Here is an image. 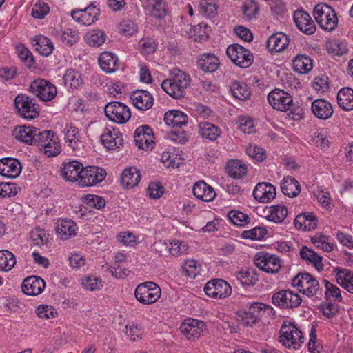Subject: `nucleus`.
<instances>
[{"instance_id": "f257e3e1", "label": "nucleus", "mask_w": 353, "mask_h": 353, "mask_svg": "<svg viewBox=\"0 0 353 353\" xmlns=\"http://www.w3.org/2000/svg\"><path fill=\"white\" fill-rule=\"evenodd\" d=\"M292 285L297 287L300 292L308 297L321 299L323 290L318 280L309 273H299L292 280Z\"/></svg>"}, {"instance_id": "f03ea898", "label": "nucleus", "mask_w": 353, "mask_h": 353, "mask_svg": "<svg viewBox=\"0 0 353 353\" xmlns=\"http://www.w3.org/2000/svg\"><path fill=\"white\" fill-rule=\"evenodd\" d=\"M303 333L295 324L285 321L279 331V341L285 347L297 350L303 343Z\"/></svg>"}, {"instance_id": "7ed1b4c3", "label": "nucleus", "mask_w": 353, "mask_h": 353, "mask_svg": "<svg viewBox=\"0 0 353 353\" xmlns=\"http://www.w3.org/2000/svg\"><path fill=\"white\" fill-rule=\"evenodd\" d=\"M14 103L17 114L21 118L32 120L39 116L40 107L34 98L19 94L15 97Z\"/></svg>"}, {"instance_id": "20e7f679", "label": "nucleus", "mask_w": 353, "mask_h": 353, "mask_svg": "<svg viewBox=\"0 0 353 353\" xmlns=\"http://www.w3.org/2000/svg\"><path fill=\"white\" fill-rule=\"evenodd\" d=\"M161 295V288L152 281L139 284L134 290L136 299L143 305L154 303L159 299Z\"/></svg>"}, {"instance_id": "39448f33", "label": "nucleus", "mask_w": 353, "mask_h": 353, "mask_svg": "<svg viewBox=\"0 0 353 353\" xmlns=\"http://www.w3.org/2000/svg\"><path fill=\"white\" fill-rule=\"evenodd\" d=\"M106 117L111 121L119 124L125 123L131 117L130 108L119 101H112L104 108Z\"/></svg>"}, {"instance_id": "423d86ee", "label": "nucleus", "mask_w": 353, "mask_h": 353, "mask_svg": "<svg viewBox=\"0 0 353 353\" xmlns=\"http://www.w3.org/2000/svg\"><path fill=\"white\" fill-rule=\"evenodd\" d=\"M226 54L232 62L242 68L250 67L253 62V55L250 51L237 43L230 45Z\"/></svg>"}, {"instance_id": "0eeeda50", "label": "nucleus", "mask_w": 353, "mask_h": 353, "mask_svg": "<svg viewBox=\"0 0 353 353\" xmlns=\"http://www.w3.org/2000/svg\"><path fill=\"white\" fill-rule=\"evenodd\" d=\"M30 92L42 101H50L57 95V88L49 81L38 78L31 82Z\"/></svg>"}, {"instance_id": "6e6552de", "label": "nucleus", "mask_w": 353, "mask_h": 353, "mask_svg": "<svg viewBox=\"0 0 353 353\" xmlns=\"http://www.w3.org/2000/svg\"><path fill=\"white\" fill-rule=\"evenodd\" d=\"M301 296L290 290H280L272 296V303L283 309L296 308L301 305Z\"/></svg>"}, {"instance_id": "1a4fd4ad", "label": "nucleus", "mask_w": 353, "mask_h": 353, "mask_svg": "<svg viewBox=\"0 0 353 353\" xmlns=\"http://www.w3.org/2000/svg\"><path fill=\"white\" fill-rule=\"evenodd\" d=\"M105 169L98 166L83 167L79 185L81 187L93 186L101 182L106 176Z\"/></svg>"}, {"instance_id": "9d476101", "label": "nucleus", "mask_w": 353, "mask_h": 353, "mask_svg": "<svg viewBox=\"0 0 353 353\" xmlns=\"http://www.w3.org/2000/svg\"><path fill=\"white\" fill-rule=\"evenodd\" d=\"M254 262L259 269L267 273H276L281 268L280 258L266 252L257 253L254 256Z\"/></svg>"}, {"instance_id": "9b49d317", "label": "nucleus", "mask_w": 353, "mask_h": 353, "mask_svg": "<svg viewBox=\"0 0 353 353\" xmlns=\"http://www.w3.org/2000/svg\"><path fill=\"white\" fill-rule=\"evenodd\" d=\"M204 292L210 297L221 299L231 294L232 288L227 281L215 279L205 285Z\"/></svg>"}, {"instance_id": "f8f14e48", "label": "nucleus", "mask_w": 353, "mask_h": 353, "mask_svg": "<svg viewBox=\"0 0 353 353\" xmlns=\"http://www.w3.org/2000/svg\"><path fill=\"white\" fill-rule=\"evenodd\" d=\"M270 105L280 111H288L293 106V99L288 92L279 89L270 92L268 96Z\"/></svg>"}, {"instance_id": "ddd939ff", "label": "nucleus", "mask_w": 353, "mask_h": 353, "mask_svg": "<svg viewBox=\"0 0 353 353\" xmlns=\"http://www.w3.org/2000/svg\"><path fill=\"white\" fill-rule=\"evenodd\" d=\"M267 309L272 310V307L259 302L252 303L248 311L242 312V315L241 316L242 323L245 326L252 327L259 321L262 314Z\"/></svg>"}, {"instance_id": "4468645a", "label": "nucleus", "mask_w": 353, "mask_h": 353, "mask_svg": "<svg viewBox=\"0 0 353 353\" xmlns=\"http://www.w3.org/2000/svg\"><path fill=\"white\" fill-rule=\"evenodd\" d=\"M134 142L139 148L149 150L153 148V130L148 125L137 128L134 132Z\"/></svg>"}, {"instance_id": "2eb2a0df", "label": "nucleus", "mask_w": 353, "mask_h": 353, "mask_svg": "<svg viewBox=\"0 0 353 353\" xmlns=\"http://www.w3.org/2000/svg\"><path fill=\"white\" fill-rule=\"evenodd\" d=\"M22 170L21 163L14 158L6 157L0 159V174L3 176L14 179Z\"/></svg>"}, {"instance_id": "dca6fc26", "label": "nucleus", "mask_w": 353, "mask_h": 353, "mask_svg": "<svg viewBox=\"0 0 353 353\" xmlns=\"http://www.w3.org/2000/svg\"><path fill=\"white\" fill-rule=\"evenodd\" d=\"M83 167L82 163L77 161L63 163L60 169V175L66 181L79 183Z\"/></svg>"}, {"instance_id": "f3484780", "label": "nucleus", "mask_w": 353, "mask_h": 353, "mask_svg": "<svg viewBox=\"0 0 353 353\" xmlns=\"http://www.w3.org/2000/svg\"><path fill=\"white\" fill-rule=\"evenodd\" d=\"M130 99L135 108L140 110H148L154 104V98L147 90H137L130 94Z\"/></svg>"}, {"instance_id": "a211bd4d", "label": "nucleus", "mask_w": 353, "mask_h": 353, "mask_svg": "<svg viewBox=\"0 0 353 353\" xmlns=\"http://www.w3.org/2000/svg\"><path fill=\"white\" fill-rule=\"evenodd\" d=\"M46 287V283L43 279L37 276H30L26 278L21 285V289L24 294L29 296L40 294Z\"/></svg>"}, {"instance_id": "6ab92c4d", "label": "nucleus", "mask_w": 353, "mask_h": 353, "mask_svg": "<svg viewBox=\"0 0 353 353\" xmlns=\"http://www.w3.org/2000/svg\"><path fill=\"white\" fill-rule=\"evenodd\" d=\"M253 196L259 202L269 203L276 196V188L269 183H259L253 190Z\"/></svg>"}, {"instance_id": "aec40b11", "label": "nucleus", "mask_w": 353, "mask_h": 353, "mask_svg": "<svg viewBox=\"0 0 353 353\" xmlns=\"http://www.w3.org/2000/svg\"><path fill=\"white\" fill-rule=\"evenodd\" d=\"M290 39L285 34L276 32L268 37L266 47L271 54L281 52L287 48Z\"/></svg>"}, {"instance_id": "412c9836", "label": "nucleus", "mask_w": 353, "mask_h": 353, "mask_svg": "<svg viewBox=\"0 0 353 353\" xmlns=\"http://www.w3.org/2000/svg\"><path fill=\"white\" fill-rule=\"evenodd\" d=\"M99 15V9L93 5L71 12L72 19L77 22H94L98 20Z\"/></svg>"}, {"instance_id": "4be33fe9", "label": "nucleus", "mask_w": 353, "mask_h": 353, "mask_svg": "<svg viewBox=\"0 0 353 353\" xmlns=\"http://www.w3.org/2000/svg\"><path fill=\"white\" fill-rule=\"evenodd\" d=\"M204 323L195 319H189L180 326L181 332L190 340H194L201 336Z\"/></svg>"}, {"instance_id": "5701e85b", "label": "nucleus", "mask_w": 353, "mask_h": 353, "mask_svg": "<svg viewBox=\"0 0 353 353\" xmlns=\"http://www.w3.org/2000/svg\"><path fill=\"white\" fill-rule=\"evenodd\" d=\"M311 110L315 117L323 120L330 118L334 112L332 104L323 99L314 100L312 103Z\"/></svg>"}, {"instance_id": "b1692460", "label": "nucleus", "mask_w": 353, "mask_h": 353, "mask_svg": "<svg viewBox=\"0 0 353 353\" xmlns=\"http://www.w3.org/2000/svg\"><path fill=\"white\" fill-rule=\"evenodd\" d=\"M314 17L316 22H338V18L333 8L325 4L319 3L314 8Z\"/></svg>"}, {"instance_id": "393cba45", "label": "nucleus", "mask_w": 353, "mask_h": 353, "mask_svg": "<svg viewBox=\"0 0 353 353\" xmlns=\"http://www.w3.org/2000/svg\"><path fill=\"white\" fill-rule=\"evenodd\" d=\"M192 192L197 199L204 202L212 201L216 196L214 188L203 181L195 183Z\"/></svg>"}, {"instance_id": "a878e982", "label": "nucleus", "mask_w": 353, "mask_h": 353, "mask_svg": "<svg viewBox=\"0 0 353 353\" xmlns=\"http://www.w3.org/2000/svg\"><path fill=\"white\" fill-rule=\"evenodd\" d=\"M101 70L106 73H113L119 69V60L116 54L109 52H102L98 59Z\"/></svg>"}, {"instance_id": "bb28decb", "label": "nucleus", "mask_w": 353, "mask_h": 353, "mask_svg": "<svg viewBox=\"0 0 353 353\" xmlns=\"http://www.w3.org/2000/svg\"><path fill=\"white\" fill-rule=\"evenodd\" d=\"M318 219L312 212H306L298 214L294 219V225L297 229L313 230L317 227Z\"/></svg>"}, {"instance_id": "cd10ccee", "label": "nucleus", "mask_w": 353, "mask_h": 353, "mask_svg": "<svg viewBox=\"0 0 353 353\" xmlns=\"http://www.w3.org/2000/svg\"><path fill=\"white\" fill-rule=\"evenodd\" d=\"M101 143L108 150H114L120 148L123 143L121 134L112 132L110 129L105 128L101 136Z\"/></svg>"}, {"instance_id": "c85d7f7f", "label": "nucleus", "mask_w": 353, "mask_h": 353, "mask_svg": "<svg viewBox=\"0 0 353 353\" xmlns=\"http://www.w3.org/2000/svg\"><path fill=\"white\" fill-rule=\"evenodd\" d=\"M335 279L338 284L350 293H353V272L345 268L334 269Z\"/></svg>"}, {"instance_id": "c756f323", "label": "nucleus", "mask_w": 353, "mask_h": 353, "mask_svg": "<svg viewBox=\"0 0 353 353\" xmlns=\"http://www.w3.org/2000/svg\"><path fill=\"white\" fill-rule=\"evenodd\" d=\"M37 132V128L32 125H19L14 128V135L15 138L28 145H33L34 135Z\"/></svg>"}, {"instance_id": "7c9ffc66", "label": "nucleus", "mask_w": 353, "mask_h": 353, "mask_svg": "<svg viewBox=\"0 0 353 353\" xmlns=\"http://www.w3.org/2000/svg\"><path fill=\"white\" fill-rule=\"evenodd\" d=\"M140 179L141 174L138 169L135 167H130L123 171L121 183L124 188L130 189L137 185Z\"/></svg>"}, {"instance_id": "2f4dec72", "label": "nucleus", "mask_w": 353, "mask_h": 353, "mask_svg": "<svg viewBox=\"0 0 353 353\" xmlns=\"http://www.w3.org/2000/svg\"><path fill=\"white\" fill-rule=\"evenodd\" d=\"M187 115L179 110H170L164 115V121L168 125L181 128L188 124Z\"/></svg>"}, {"instance_id": "473e14b6", "label": "nucleus", "mask_w": 353, "mask_h": 353, "mask_svg": "<svg viewBox=\"0 0 353 353\" xmlns=\"http://www.w3.org/2000/svg\"><path fill=\"white\" fill-rule=\"evenodd\" d=\"M77 224L70 219H62L59 221L56 228V232L60 234L63 240H67L76 235Z\"/></svg>"}, {"instance_id": "72a5a7b5", "label": "nucleus", "mask_w": 353, "mask_h": 353, "mask_svg": "<svg viewBox=\"0 0 353 353\" xmlns=\"http://www.w3.org/2000/svg\"><path fill=\"white\" fill-rule=\"evenodd\" d=\"M337 103L345 111L353 110V89L349 87L341 88L337 94Z\"/></svg>"}, {"instance_id": "f704fd0d", "label": "nucleus", "mask_w": 353, "mask_h": 353, "mask_svg": "<svg viewBox=\"0 0 353 353\" xmlns=\"http://www.w3.org/2000/svg\"><path fill=\"white\" fill-rule=\"evenodd\" d=\"M199 129L202 137L212 141H216L221 134V130L218 126L209 122H200Z\"/></svg>"}, {"instance_id": "c9c22d12", "label": "nucleus", "mask_w": 353, "mask_h": 353, "mask_svg": "<svg viewBox=\"0 0 353 353\" xmlns=\"http://www.w3.org/2000/svg\"><path fill=\"white\" fill-rule=\"evenodd\" d=\"M282 192L290 197L296 196L301 192L300 184L292 176L284 178L281 183Z\"/></svg>"}, {"instance_id": "e433bc0d", "label": "nucleus", "mask_w": 353, "mask_h": 353, "mask_svg": "<svg viewBox=\"0 0 353 353\" xmlns=\"http://www.w3.org/2000/svg\"><path fill=\"white\" fill-rule=\"evenodd\" d=\"M198 65L205 72H213L218 69L219 65V59L211 54H205L198 60Z\"/></svg>"}, {"instance_id": "4c0bfd02", "label": "nucleus", "mask_w": 353, "mask_h": 353, "mask_svg": "<svg viewBox=\"0 0 353 353\" xmlns=\"http://www.w3.org/2000/svg\"><path fill=\"white\" fill-rule=\"evenodd\" d=\"M228 174L234 179H241L247 174V165L240 160H230L227 163Z\"/></svg>"}, {"instance_id": "58836bf2", "label": "nucleus", "mask_w": 353, "mask_h": 353, "mask_svg": "<svg viewBox=\"0 0 353 353\" xmlns=\"http://www.w3.org/2000/svg\"><path fill=\"white\" fill-rule=\"evenodd\" d=\"M35 42L34 44L35 50L37 51L41 55L48 57L50 55L54 50V45L52 42L43 36H36L33 40Z\"/></svg>"}, {"instance_id": "ea45409f", "label": "nucleus", "mask_w": 353, "mask_h": 353, "mask_svg": "<svg viewBox=\"0 0 353 353\" xmlns=\"http://www.w3.org/2000/svg\"><path fill=\"white\" fill-rule=\"evenodd\" d=\"M230 92L236 99L244 101L248 99L251 92L247 84L243 81H234L230 85Z\"/></svg>"}, {"instance_id": "a19ab883", "label": "nucleus", "mask_w": 353, "mask_h": 353, "mask_svg": "<svg viewBox=\"0 0 353 353\" xmlns=\"http://www.w3.org/2000/svg\"><path fill=\"white\" fill-rule=\"evenodd\" d=\"M288 214V211L285 206L274 205L268 208V214L266 217L269 221L280 223L287 218Z\"/></svg>"}, {"instance_id": "79ce46f5", "label": "nucleus", "mask_w": 353, "mask_h": 353, "mask_svg": "<svg viewBox=\"0 0 353 353\" xmlns=\"http://www.w3.org/2000/svg\"><path fill=\"white\" fill-rule=\"evenodd\" d=\"M294 70L300 74H306L313 68V61L308 56L297 55L293 61Z\"/></svg>"}, {"instance_id": "37998d69", "label": "nucleus", "mask_w": 353, "mask_h": 353, "mask_svg": "<svg viewBox=\"0 0 353 353\" xmlns=\"http://www.w3.org/2000/svg\"><path fill=\"white\" fill-rule=\"evenodd\" d=\"M300 256L301 259L312 263L318 271L323 270L322 257L307 246L302 248L300 251Z\"/></svg>"}, {"instance_id": "c03bdc74", "label": "nucleus", "mask_w": 353, "mask_h": 353, "mask_svg": "<svg viewBox=\"0 0 353 353\" xmlns=\"http://www.w3.org/2000/svg\"><path fill=\"white\" fill-rule=\"evenodd\" d=\"M162 89L172 98L179 99L185 95V91L181 89L178 90L179 85L171 79L164 80L161 83Z\"/></svg>"}, {"instance_id": "a18cd8bd", "label": "nucleus", "mask_w": 353, "mask_h": 353, "mask_svg": "<svg viewBox=\"0 0 353 353\" xmlns=\"http://www.w3.org/2000/svg\"><path fill=\"white\" fill-rule=\"evenodd\" d=\"M171 79L179 85L178 90H185L190 85L191 79L189 74L181 70L175 69L172 72Z\"/></svg>"}, {"instance_id": "49530a36", "label": "nucleus", "mask_w": 353, "mask_h": 353, "mask_svg": "<svg viewBox=\"0 0 353 353\" xmlns=\"http://www.w3.org/2000/svg\"><path fill=\"white\" fill-rule=\"evenodd\" d=\"M35 134L33 145H37L40 150H42V148L48 144L49 141H52L54 137V132L48 130L40 131L37 128V132Z\"/></svg>"}, {"instance_id": "de8ad7c7", "label": "nucleus", "mask_w": 353, "mask_h": 353, "mask_svg": "<svg viewBox=\"0 0 353 353\" xmlns=\"http://www.w3.org/2000/svg\"><path fill=\"white\" fill-rule=\"evenodd\" d=\"M63 81L65 85L77 88L82 83L81 74L72 69L67 70L63 76Z\"/></svg>"}, {"instance_id": "09e8293b", "label": "nucleus", "mask_w": 353, "mask_h": 353, "mask_svg": "<svg viewBox=\"0 0 353 353\" xmlns=\"http://www.w3.org/2000/svg\"><path fill=\"white\" fill-rule=\"evenodd\" d=\"M16 263L14 255L8 250H0V270L8 271Z\"/></svg>"}, {"instance_id": "8fccbe9b", "label": "nucleus", "mask_w": 353, "mask_h": 353, "mask_svg": "<svg viewBox=\"0 0 353 353\" xmlns=\"http://www.w3.org/2000/svg\"><path fill=\"white\" fill-rule=\"evenodd\" d=\"M268 230L265 227L257 226L251 230H245L241 233V237L245 239L259 241L267 234Z\"/></svg>"}, {"instance_id": "3c124183", "label": "nucleus", "mask_w": 353, "mask_h": 353, "mask_svg": "<svg viewBox=\"0 0 353 353\" xmlns=\"http://www.w3.org/2000/svg\"><path fill=\"white\" fill-rule=\"evenodd\" d=\"M105 39V33L99 30H94L85 35V40L88 44L93 47L101 46Z\"/></svg>"}, {"instance_id": "603ef678", "label": "nucleus", "mask_w": 353, "mask_h": 353, "mask_svg": "<svg viewBox=\"0 0 353 353\" xmlns=\"http://www.w3.org/2000/svg\"><path fill=\"white\" fill-rule=\"evenodd\" d=\"M228 217L234 225L240 227L245 226L250 219L246 214L238 210L230 211Z\"/></svg>"}, {"instance_id": "864d4df0", "label": "nucleus", "mask_w": 353, "mask_h": 353, "mask_svg": "<svg viewBox=\"0 0 353 353\" xmlns=\"http://www.w3.org/2000/svg\"><path fill=\"white\" fill-rule=\"evenodd\" d=\"M329 236L323 234H316L311 238L312 243L317 248L327 252H331L334 245L327 242Z\"/></svg>"}, {"instance_id": "5fc2aeb1", "label": "nucleus", "mask_w": 353, "mask_h": 353, "mask_svg": "<svg viewBox=\"0 0 353 353\" xmlns=\"http://www.w3.org/2000/svg\"><path fill=\"white\" fill-rule=\"evenodd\" d=\"M147 6L152 8V15L157 19H161L167 14L163 0H150V1L147 3Z\"/></svg>"}, {"instance_id": "6e6d98bb", "label": "nucleus", "mask_w": 353, "mask_h": 353, "mask_svg": "<svg viewBox=\"0 0 353 353\" xmlns=\"http://www.w3.org/2000/svg\"><path fill=\"white\" fill-rule=\"evenodd\" d=\"M207 28L206 23H197L190 27L188 34L190 37L193 38L195 41H200L207 37Z\"/></svg>"}, {"instance_id": "4d7b16f0", "label": "nucleus", "mask_w": 353, "mask_h": 353, "mask_svg": "<svg viewBox=\"0 0 353 353\" xmlns=\"http://www.w3.org/2000/svg\"><path fill=\"white\" fill-rule=\"evenodd\" d=\"M237 279L243 285L252 286L259 281L254 270L239 271Z\"/></svg>"}, {"instance_id": "13d9d810", "label": "nucleus", "mask_w": 353, "mask_h": 353, "mask_svg": "<svg viewBox=\"0 0 353 353\" xmlns=\"http://www.w3.org/2000/svg\"><path fill=\"white\" fill-rule=\"evenodd\" d=\"M79 130L74 126H70L65 134V141L68 145L74 150L79 145Z\"/></svg>"}, {"instance_id": "bf43d9fd", "label": "nucleus", "mask_w": 353, "mask_h": 353, "mask_svg": "<svg viewBox=\"0 0 353 353\" xmlns=\"http://www.w3.org/2000/svg\"><path fill=\"white\" fill-rule=\"evenodd\" d=\"M200 8L208 18L214 17L217 13L218 6L215 0H201Z\"/></svg>"}, {"instance_id": "052dcab7", "label": "nucleus", "mask_w": 353, "mask_h": 353, "mask_svg": "<svg viewBox=\"0 0 353 353\" xmlns=\"http://www.w3.org/2000/svg\"><path fill=\"white\" fill-rule=\"evenodd\" d=\"M17 51L19 57L27 67L30 68L34 64V59L32 52L23 45L20 44L17 46Z\"/></svg>"}, {"instance_id": "680f3d73", "label": "nucleus", "mask_w": 353, "mask_h": 353, "mask_svg": "<svg viewBox=\"0 0 353 353\" xmlns=\"http://www.w3.org/2000/svg\"><path fill=\"white\" fill-rule=\"evenodd\" d=\"M323 283L325 288V296L326 299L334 298L336 301L341 302L342 301V296L340 289L327 280H323Z\"/></svg>"}, {"instance_id": "e2e57ef3", "label": "nucleus", "mask_w": 353, "mask_h": 353, "mask_svg": "<svg viewBox=\"0 0 353 353\" xmlns=\"http://www.w3.org/2000/svg\"><path fill=\"white\" fill-rule=\"evenodd\" d=\"M246 153L249 157L259 162H262L266 159L265 150L256 145H249L246 148Z\"/></svg>"}, {"instance_id": "0e129e2a", "label": "nucleus", "mask_w": 353, "mask_h": 353, "mask_svg": "<svg viewBox=\"0 0 353 353\" xmlns=\"http://www.w3.org/2000/svg\"><path fill=\"white\" fill-rule=\"evenodd\" d=\"M49 11L48 4L39 1L32 8L31 14L35 19H42L49 13Z\"/></svg>"}, {"instance_id": "69168bd1", "label": "nucleus", "mask_w": 353, "mask_h": 353, "mask_svg": "<svg viewBox=\"0 0 353 353\" xmlns=\"http://www.w3.org/2000/svg\"><path fill=\"white\" fill-rule=\"evenodd\" d=\"M49 235L46 234L44 230L35 229L30 233V239L34 245L41 246L48 243Z\"/></svg>"}, {"instance_id": "338daca9", "label": "nucleus", "mask_w": 353, "mask_h": 353, "mask_svg": "<svg viewBox=\"0 0 353 353\" xmlns=\"http://www.w3.org/2000/svg\"><path fill=\"white\" fill-rule=\"evenodd\" d=\"M259 10L258 3L255 0H246L243 6V14L250 20L256 16Z\"/></svg>"}, {"instance_id": "774afa93", "label": "nucleus", "mask_w": 353, "mask_h": 353, "mask_svg": "<svg viewBox=\"0 0 353 353\" xmlns=\"http://www.w3.org/2000/svg\"><path fill=\"white\" fill-rule=\"evenodd\" d=\"M81 284L85 289L94 291L101 288L102 286V281L96 276H88L82 279Z\"/></svg>"}]
</instances>
